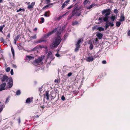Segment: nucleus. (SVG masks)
<instances>
[{"mask_svg":"<svg viewBox=\"0 0 130 130\" xmlns=\"http://www.w3.org/2000/svg\"><path fill=\"white\" fill-rule=\"evenodd\" d=\"M102 63L103 64H105L106 63V60H103L102 61Z\"/></svg>","mask_w":130,"mask_h":130,"instance_id":"052dcab7","label":"nucleus"},{"mask_svg":"<svg viewBox=\"0 0 130 130\" xmlns=\"http://www.w3.org/2000/svg\"><path fill=\"white\" fill-rule=\"evenodd\" d=\"M89 48L90 50H92L93 48V45L92 44L90 45L89 46Z\"/></svg>","mask_w":130,"mask_h":130,"instance_id":"09e8293b","label":"nucleus"},{"mask_svg":"<svg viewBox=\"0 0 130 130\" xmlns=\"http://www.w3.org/2000/svg\"><path fill=\"white\" fill-rule=\"evenodd\" d=\"M121 24V22H116V25L117 27H119Z\"/></svg>","mask_w":130,"mask_h":130,"instance_id":"c85d7f7f","label":"nucleus"},{"mask_svg":"<svg viewBox=\"0 0 130 130\" xmlns=\"http://www.w3.org/2000/svg\"><path fill=\"white\" fill-rule=\"evenodd\" d=\"M6 85V83H4L1 84L0 87V91H1L5 89V87Z\"/></svg>","mask_w":130,"mask_h":130,"instance_id":"20e7f679","label":"nucleus"},{"mask_svg":"<svg viewBox=\"0 0 130 130\" xmlns=\"http://www.w3.org/2000/svg\"><path fill=\"white\" fill-rule=\"evenodd\" d=\"M5 106V105L4 104L1 105L0 106V113L2 111Z\"/></svg>","mask_w":130,"mask_h":130,"instance_id":"393cba45","label":"nucleus"},{"mask_svg":"<svg viewBox=\"0 0 130 130\" xmlns=\"http://www.w3.org/2000/svg\"><path fill=\"white\" fill-rule=\"evenodd\" d=\"M108 18L109 17H105L103 18V20L105 22L107 21L108 20Z\"/></svg>","mask_w":130,"mask_h":130,"instance_id":"7c9ffc66","label":"nucleus"},{"mask_svg":"<svg viewBox=\"0 0 130 130\" xmlns=\"http://www.w3.org/2000/svg\"><path fill=\"white\" fill-rule=\"evenodd\" d=\"M10 33H9L7 35V37H8L9 38L10 37Z\"/></svg>","mask_w":130,"mask_h":130,"instance_id":"0e129e2a","label":"nucleus"},{"mask_svg":"<svg viewBox=\"0 0 130 130\" xmlns=\"http://www.w3.org/2000/svg\"><path fill=\"white\" fill-rule=\"evenodd\" d=\"M72 24V25L74 26L78 24V22L77 21L73 22Z\"/></svg>","mask_w":130,"mask_h":130,"instance_id":"473e14b6","label":"nucleus"},{"mask_svg":"<svg viewBox=\"0 0 130 130\" xmlns=\"http://www.w3.org/2000/svg\"><path fill=\"white\" fill-rule=\"evenodd\" d=\"M49 5L48 4V5H47L46 6H45L43 8V9H44V8H47L49 7Z\"/></svg>","mask_w":130,"mask_h":130,"instance_id":"3c124183","label":"nucleus"},{"mask_svg":"<svg viewBox=\"0 0 130 130\" xmlns=\"http://www.w3.org/2000/svg\"><path fill=\"white\" fill-rule=\"evenodd\" d=\"M109 23H106L105 24V27H106V28L105 29L106 30L107 29V28L108 27H109Z\"/></svg>","mask_w":130,"mask_h":130,"instance_id":"e433bc0d","label":"nucleus"},{"mask_svg":"<svg viewBox=\"0 0 130 130\" xmlns=\"http://www.w3.org/2000/svg\"><path fill=\"white\" fill-rule=\"evenodd\" d=\"M68 13H69V12L68 11V12H67L65 14H64L62 15L63 16H63H64L65 15H67L68 14Z\"/></svg>","mask_w":130,"mask_h":130,"instance_id":"5fc2aeb1","label":"nucleus"},{"mask_svg":"<svg viewBox=\"0 0 130 130\" xmlns=\"http://www.w3.org/2000/svg\"><path fill=\"white\" fill-rule=\"evenodd\" d=\"M125 19V18L124 17L123 14H121V16L120 17V19H119L120 22H123V21Z\"/></svg>","mask_w":130,"mask_h":130,"instance_id":"2eb2a0df","label":"nucleus"},{"mask_svg":"<svg viewBox=\"0 0 130 130\" xmlns=\"http://www.w3.org/2000/svg\"><path fill=\"white\" fill-rule=\"evenodd\" d=\"M110 10L108 12H107V13L105 14V17H108V15H109L110 14Z\"/></svg>","mask_w":130,"mask_h":130,"instance_id":"2f4dec72","label":"nucleus"},{"mask_svg":"<svg viewBox=\"0 0 130 130\" xmlns=\"http://www.w3.org/2000/svg\"><path fill=\"white\" fill-rule=\"evenodd\" d=\"M45 1L47 2V4L51 2V0H45Z\"/></svg>","mask_w":130,"mask_h":130,"instance_id":"774afa93","label":"nucleus"},{"mask_svg":"<svg viewBox=\"0 0 130 130\" xmlns=\"http://www.w3.org/2000/svg\"><path fill=\"white\" fill-rule=\"evenodd\" d=\"M10 73L11 75H12L13 74V72L12 69H11V70L10 71Z\"/></svg>","mask_w":130,"mask_h":130,"instance_id":"864d4df0","label":"nucleus"},{"mask_svg":"<svg viewBox=\"0 0 130 130\" xmlns=\"http://www.w3.org/2000/svg\"><path fill=\"white\" fill-rule=\"evenodd\" d=\"M21 93L20 90H18L16 92V94L17 95H19Z\"/></svg>","mask_w":130,"mask_h":130,"instance_id":"c9c22d12","label":"nucleus"},{"mask_svg":"<svg viewBox=\"0 0 130 130\" xmlns=\"http://www.w3.org/2000/svg\"><path fill=\"white\" fill-rule=\"evenodd\" d=\"M70 2V0H67L65 1L62 5L61 8L62 9H63Z\"/></svg>","mask_w":130,"mask_h":130,"instance_id":"6e6552de","label":"nucleus"},{"mask_svg":"<svg viewBox=\"0 0 130 130\" xmlns=\"http://www.w3.org/2000/svg\"><path fill=\"white\" fill-rule=\"evenodd\" d=\"M61 39L60 36L56 37L55 38L54 42L53 43V46L54 47H57L59 44Z\"/></svg>","mask_w":130,"mask_h":130,"instance_id":"f257e3e1","label":"nucleus"},{"mask_svg":"<svg viewBox=\"0 0 130 130\" xmlns=\"http://www.w3.org/2000/svg\"><path fill=\"white\" fill-rule=\"evenodd\" d=\"M10 67H8L7 68L6 70V72H9L10 70Z\"/></svg>","mask_w":130,"mask_h":130,"instance_id":"a19ab883","label":"nucleus"},{"mask_svg":"<svg viewBox=\"0 0 130 130\" xmlns=\"http://www.w3.org/2000/svg\"><path fill=\"white\" fill-rule=\"evenodd\" d=\"M88 41V44H90V45H91L93 44L92 41L91 40H90L89 41Z\"/></svg>","mask_w":130,"mask_h":130,"instance_id":"f704fd0d","label":"nucleus"},{"mask_svg":"<svg viewBox=\"0 0 130 130\" xmlns=\"http://www.w3.org/2000/svg\"><path fill=\"white\" fill-rule=\"evenodd\" d=\"M95 5V4H92L91 5H90L88 6L87 7V9H89L92 7H94Z\"/></svg>","mask_w":130,"mask_h":130,"instance_id":"6ab92c4d","label":"nucleus"},{"mask_svg":"<svg viewBox=\"0 0 130 130\" xmlns=\"http://www.w3.org/2000/svg\"><path fill=\"white\" fill-rule=\"evenodd\" d=\"M97 29L100 31H104V29L101 27H99L97 28Z\"/></svg>","mask_w":130,"mask_h":130,"instance_id":"aec40b11","label":"nucleus"},{"mask_svg":"<svg viewBox=\"0 0 130 130\" xmlns=\"http://www.w3.org/2000/svg\"><path fill=\"white\" fill-rule=\"evenodd\" d=\"M88 2V0H85L84 2V5H86Z\"/></svg>","mask_w":130,"mask_h":130,"instance_id":"37998d69","label":"nucleus"},{"mask_svg":"<svg viewBox=\"0 0 130 130\" xmlns=\"http://www.w3.org/2000/svg\"><path fill=\"white\" fill-rule=\"evenodd\" d=\"M33 98H29L27 99L26 101V103H27L30 104L31 102L33 101Z\"/></svg>","mask_w":130,"mask_h":130,"instance_id":"9d476101","label":"nucleus"},{"mask_svg":"<svg viewBox=\"0 0 130 130\" xmlns=\"http://www.w3.org/2000/svg\"><path fill=\"white\" fill-rule=\"evenodd\" d=\"M65 98L64 95L62 96L61 97V99L63 101H64L65 100Z\"/></svg>","mask_w":130,"mask_h":130,"instance_id":"603ef678","label":"nucleus"},{"mask_svg":"<svg viewBox=\"0 0 130 130\" xmlns=\"http://www.w3.org/2000/svg\"><path fill=\"white\" fill-rule=\"evenodd\" d=\"M110 9H106V10H103L102 11V14H104L107 13V12H108L110 10Z\"/></svg>","mask_w":130,"mask_h":130,"instance_id":"5701e85b","label":"nucleus"},{"mask_svg":"<svg viewBox=\"0 0 130 130\" xmlns=\"http://www.w3.org/2000/svg\"><path fill=\"white\" fill-rule=\"evenodd\" d=\"M41 42H46L47 40H43L42 39V38H41L40 39Z\"/></svg>","mask_w":130,"mask_h":130,"instance_id":"ea45409f","label":"nucleus"},{"mask_svg":"<svg viewBox=\"0 0 130 130\" xmlns=\"http://www.w3.org/2000/svg\"><path fill=\"white\" fill-rule=\"evenodd\" d=\"M30 38H31L32 39H36L37 38L36 34H35L34 36L30 37Z\"/></svg>","mask_w":130,"mask_h":130,"instance_id":"c756f323","label":"nucleus"},{"mask_svg":"<svg viewBox=\"0 0 130 130\" xmlns=\"http://www.w3.org/2000/svg\"><path fill=\"white\" fill-rule=\"evenodd\" d=\"M72 74V73L71 72H70L68 74V77H70L71 76Z\"/></svg>","mask_w":130,"mask_h":130,"instance_id":"4d7b16f0","label":"nucleus"},{"mask_svg":"<svg viewBox=\"0 0 130 130\" xmlns=\"http://www.w3.org/2000/svg\"><path fill=\"white\" fill-rule=\"evenodd\" d=\"M96 36L98 37L99 39H101L102 38L103 35L100 32H98Z\"/></svg>","mask_w":130,"mask_h":130,"instance_id":"9b49d317","label":"nucleus"},{"mask_svg":"<svg viewBox=\"0 0 130 130\" xmlns=\"http://www.w3.org/2000/svg\"><path fill=\"white\" fill-rule=\"evenodd\" d=\"M8 87L10 88H11L13 85V80L12 78L10 79V80L9 82L8 83Z\"/></svg>","mask_w":130,"mask_h":130,"instance_id":"423d86ee","label":"nucleus"},{"mask_svg":"<svg viewBox=\"0 0 130 130\" xmlns=\"http://www.w3.org/2000/svg\"><path fill=\"white\" fill-rule=\"evenodd\" d=\"M47 55V58H50L52 60H53L54 58V57L52 54V52L51 51H49V52Z\"/></svg>","mask_w":130,"mask_h":130,"instance_id":"7ed1b4c3","label":"nucleus"},{"mask_svg":"<svg viewBox=\"0 0 130 130\" xmlns=\"http://www.w3.org/2000/svg\"><path fill=\"white\" fill-rule=\"evenodd\" d=\"M58 79H56L55 80L54 82L55 83H58Z\"/></svg>","mask_w":130,"mask_h":130,"instance_id":"13d9d810","label":"nucleus"},{"mask_svg":"<svg viewBox=\"0 0 130 130\" xmlns=\"http://www.w3.org/2000/svg\"><path fill=\"white\" fill-rule=\"evenodd\" d=\"M67 35L66 34H65L64 36V39H63V40H65L66 39V37H67Z\"/></svg>","mask_w":130,"mask_h":130,"instance_id":"69168bd1","label":"nucleus"},{"mask_svg":"<svg viewBox=\"0 0 130 130\" xmlns=\"http://www.w3.org/2000/svg\"><path fill=\"white\" fill-rule=\"evenodd\" d=\"M127 35L128 36H130V30H129L127 33Z\"/></svg>","mask_w":130,"mask_h":130,"instance_id":"680f3d73","label":"nucleus"},{"mask_svg":"<svg viewBox=\"0 0 130 130\" xmlns=\"http://www.w3.org/2000/svg\"><path fill=\"white\" fill-rule=\"evenodd\" d=\"M26 58L27 60H31L33 59L34 58V57H32L29 55H28L26 56Z\"/></svg>","mask_w":130,"mask_h":130,"instance_id":"dca6fc26","label":"nucleus"},{"mask_svg":"<svg viewBox=\"0 0 130 130\" xmlns=\"http://www.w3.org/2000/svg\"><path fill=\"white\" fill-rule=\"evenodd\" d=\"M61 33V32L60 31H58L57 32V37L60 36V35Z\"/></svg>","mask_w":130,"mask_h":130,"instance_id":"a18cd8bd","label":"nucleus"},{"mask_svg":"<svg viewBox=\"0 0 130 130\" xmlns=\"http://www.w3.org/2000/svg\"><path fill=\"white\" fill-rule=\"evenodd\" d=\"M20 36L21 35H17L16 37L15 38V39H16L17 40H18L20 38Z\"/></svg>","mask_w":130,"mask_h":130,"instance_id":"58836bf2","label":"nucleus"},{"mask_svg":"<svg viewBox=\"0 0 130 130\" xmlns=\"http://www.w3.org/2000/svg\"><path fill=\"white\" fill-rule=\"evenodd\" d=\"M41 21L40 22V23H43L44 21V19L43 18H40Z\"/></svg>","mask_w":130,"mask_h":130,"instance_id":"cd10ccee","label":"nucleus"},{"mask_svg":"<svg viewBox=\"0 0 130 130\" xmlns=\"http://www.w3.org/2000/svg\"><path fill=\"white\" fill-rule=\"evenodd\" d=\"M98 38H96L94 39L93 42V44L94 45H97L98 43Z\"/></svg>","mask_w":130,"mask_h":130,"instance_id":"ddd939ff","label":"nucleus"},{"mask_svg":"<svg viewBox=\"0 0 130 130\" xmlns=\"http://www.w3.org/2000/svg\"><path fill=\"white\" fill-rule=\"evenodd\" d=\"M18 122L19 123H20L21 122V119L20 118H19L18 119Z\"/></svg>","mask_w":130,"mask_h":130,"instance_id":"e2e57ef3","label":"nucleus"},{"mask_svg":"<svg viewBox=\"0 0 130 130\" xmlns=\"http://www.w3.org/2000/svg\"><path fill=\"white\" fill-rule=\"evenodd\" d=\"M43 58L40 57L38 59H36L32 63L35 66H38L39 63L41 62L43 60Z\"/></svg>","mask_w":130,"mask_h":130,"instance_id":"f03ea898","label":"nucleus"},{"mask_svg":"<svg viewBox=\"0 0 130 130\" xmlns=\"http://www.w3.org/2000/svg\"><path fill=\"white\" fill-rule=\"evenodd\" d=\"M0 41L1 42H3L4 41V39L3 38V37H1L0 38Z\"/></svg>","mask_w":130,"mask_h":130,"instance_id":"bf43d9fd","label":"nucleus"},{"mask_svg":"<svg viewBox=\"0 0 130 130\" xmlns=\"http://www.w3.org/2000/svg\"><path fill=\"white\" fill-rule=\"evenodd\" d=\"M35 2H32L30 5L28 6L27 8L28 9H30L33 8V6L35 4Z\"/></svg>","mask_w":130,"mask_h":130,"instance_id":"f8f14e48","label":"nucleus"},{"mask_svg":"<svg viewBox=\"0 0 130 130\" xmlns=\"http://www.w3.org/2000/svg\"><path fill=\"white\" fill-rule=\"evenodd\" d=\"M63 17V16L62 15L59 16L57 19V20L58 21H59Z\"/></svg>","mask_w":130,"mask_h":130,"instance_id":"c03bdc74","label":"nucleus"},{"mask_svg":"<svg viewBox=\"0 0 130 130\" xmlns=\"http://www.w3.org/2000/svg\"><path fill=\"white\" fill-rule=\"evenodd\" d=\"M10 97L9 96L6 99V100L5 101V103H7L9 102V99Z\"/></svg>","mask_w":130,"mask_h":130,"instance_id":"49530a36","label":"nucleus"},{"mask_svg":"<svg viewBox=\"0 0 130 130\" xmlns=\"http://www.w3.org/2000/svg\"><path fill=\"white\" fill-rule=\"evenodd\" d=\"M9 78L6 75H4L2 78L1 81L2 82H7Z\"/></svg>","mask_w":130,"mask_h":130,"instance_id":"39448f33","label":"nucleus"},{"mask_svg":"<svg viewBox=\"0 0 130 130\" xmlns=\"http://www.w3.org/2000/svg\"><path fill=\"white\" fill-rule=\"evenodd\" d=\"M49 36H48V35L47 34H45L43 36V38L44 39H46Z\"/></svg>","mask_w":130,"mask_h":130,"instance_id":"4c0bfd02","label":"nucleus"},{"mask_svg":"<svg viewBox=\"0 0 130 130\" xmlns=\"http://www.w3.org/2000/svg\"><path fill=\"white\" fill-rule=\"evenodd\" d=\"M41 43V42L40 40H39L37 41L36 42H35V43H36L37 44H38V43Z\"/></svg>","mask_w":130,"mask_h":130,"instance_id":"6e6d98bb","label":"nucleus"},{"mask_svg":"<svg viewBox=\"0 0 130 130\" xmlns=\"http://www.w3.org/2000/svg\"><path fill=\"white\" fill-rule=\"evenodd\" d=\"M109 26H111L112 27L114 25V24L113 23V22L111 23V22H109Z\"/></svg>","mask_w":130,"mask_h":130,"instance_id":"79ce46f5","label":"nucleus"},{"mask_svg":"<svg viewBox=\"0 0 130 130\" xmlns=\"http://www.w3.org/2000/svg\"><path fill=\"white\" fill-rule=\"evenodd\" d=\"M74 6V5H71L69 7H68L67 8V9H70L73 8V6Z\"/></svg>","mask_w":130,"mask_h":130,"instance_id":"de8ad7c7","label":"nucleus"},{"mask_svg":"<svg viewBox=\"0 0 130 130\" xmlns=\"http://www.w3.org/2000/svg\"><path fill=\"white\" fill-rule=\"evenodd\" d=\"M50 11H46L45 12L44 14V16L45 17H48L50 15L49 14V13L50 12Z\"/></svg>","mask_w":130,"mask_h":130,"instance_id":"412c9836","label":"nucleus"},{"mask_svg":"<svg viewBox=\"0 0 130 130\" xmlns=\"http://www.w3.org/2000/svg\"><path fill=\"white\" fill-rule=\"evenodd\" d=\"M82 41V40L81 39H80L79 40L77 43L75 44V45H77L78 46H80V43Z\"/></svg>","mask_w":130,"mask_h":130,"instance_id":"b1692460","label":"nucleus"},{"mask_svg":"<svg viewBox=\"0 0 130 130\" xmlns=\"http://www.w3.org/2000/svg\"><path fill=\"white\" fill-rule=\"evenodd\" d=\"M5 25L4 24L3 25H1L0 26V31L2 32V33H3V27H5Z\"/></svg>","mask_w":130,"mask_h":130,"instance_id":"4be33fe9","label":"nucleus"},{"mask_svg":"<svg viewBox=\"0 0 130 130\" xmlns=\"http://www.w3.org/2000/svg\"><path fill=\"white\" fill-rule=\"evenodd\" d=\"M57 29V28H55L51 31L49 32L47 34L48 36H49L52 35L53 33H55Z\"/></svg>","mask_w":130,"mask_h":130,"instance_id":"1a4fd4ad","label":"nucleus"},{"mask_svg":"<svg viewBox=\"0 0 130 130\" xmlns=\"http://www.w3.org/2000/svg\"><path fill=\"white\" fill-rule=\"evenodd\" d=\"M117 18L115 15H112L111 18V20L113 21H114Z\"/></svg>","mask_w":130,"mask_h":130,"instance_id":"a878e982","label":"nucleus"},{"mask_svg":"<svg viewBox=\"0 0 130 130\" xmlns=\"http://www.w3.org/2000/svg\"><path fill=\"white\" fill-rule=\"evenodd\" d=\"M78 10V9L77 8V7H74L72 11V13L73 14L72 15V17L74 16V15L76 13V12L75 11Z\"/></svg>","mask_w":130,"mask_h":130,"instance_id":"f3484780","label":"nucleus"},{"mask_svg":"<svg viewBox=\"0 0 130 130\" xmlns=\"http://www.w3.org/2000/svg\"><path fill=\"white\" fill-rule=\"evenodd\" d=\"M75 46L76 47L74 50V51L76 52H77L78 51L79 49L80 48V46L75 45Z\"/></svg>","mask_w":130,"mask_h":130,"instance_id":"a211bd4d","label":"nucleus"},{"mask_svg":"<svg viewBox=\"0 0 130 130\" xmlns=\"http://www.w3.org/2000/svg\"><path fill=\"white\" fill-rule=\"evenodd\" d=\"M11 52L13 55V57L14 56V51L12 47L11 46Z\"/></svg>","mask_w":130,"mask_h":130,"instance_id":"bb28decb","label":"nucleus"},{"mask_svg":"<svg viewBox=\"0 0 130 130\" xmlns=\"http://www.w3.org/2000/svg\"><path fill=\"white\" fill-rule=\"evenodd\" d=\"M49 91L48 90L45 93L43 94V95L45 97L47 100H48L49 98Z\"/></svg>","mask_w":130,"mask_h":130,"instance_id":"0eeeda50","label":"nucleus"},{"mask_svg":"<svg viewBox=\"0 0 130 130\" xmlns=\"http://www.w3.org/2000/svg\"><path fill=\"white\" fill-rule=\"evenodd\" d=\"M87 61L90 62L93 60V58L92 57H87L86 59Z\"/></svg>","mask_w":130,"mask_h":130,"instance_id":"4468645a","label":"nucleus"},{"mask_svg":"<svg viewBox=\"0 0 130 130\" xmlns=\"http://www.w3.org/2000/svg\"><path fill=\"white\" fill-rule=\"evenodd\" d=\"M114 12L116 14H117L118 13V10L116 9H114Z\"/></svg>","mask_w":130,"mask_h":130,"instance_id":"8fccbe9b","label":"nucleus"},{"mask_svg":"<svg viewBox=\"0 0 130 130\" xmlns=\"http://www.w3.org/2000/svg\"><path fill=\"white\" fill-rule=\"evenodd\" d=\"M21 10H22L24 11L25 10V9H24V8H20L19 10H17V12H19L21 11Z\"/></svg>","mask_w":130,"mask_h":130,"instance_id":"72a5a7b5","label":"nucleus"},{"mask_svg":"<svg viewBox=\"0 0 130 130\" xmlns=\"http://www.w3.org/2000/svg\"><path fill=\"white\" fill-rule=\"evenodd\" d=\"M55 55L57 57H59L60 56V55L58 53H57Z\"/></svg>","mask_w":130,"mask_h":130,"instance_id":"338daca9","label":"nucleus"}]
</instances>
